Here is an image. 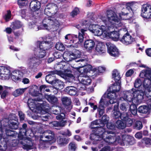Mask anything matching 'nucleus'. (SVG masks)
I'll use <instances>...</instances> for the list:
<instances>
[{"instance_id": "bb28decb", "label": "nucleus", "mask_w": 151, "mask_h": 151, "mask_svg": "<svg viewBox=\"0 0 151 151\" xmlns=\"http://www.w3.org/2000/svg\"><path fill=\"white\" fill-rule=\"evenodd\" d=\"M122 142L123 143V146L128 145L131 144V143L132 142V137L131 136L125 134L122 135Z\"/></svg>"}, {"instance_id": "6ab92c4d", "label": "nucleus", "mask_w": 151, "mask_h": 151, "mask_svg": "<svg viewBox=\"0 0 151 151\" xmlns=\"http://www.w3.org/2000/svg\"><path fill=\"white\" fill-rule=\"evenodd\" d=\"M105 102L102 97H101L99 102L98 107V112L99 115V117H101L103 115L105 112L104 105Z\"/></svg>"}, {"instance_id": "69168bd1", "label": "nucleus", "mask_w": 151, "mask_h": 151, "mask_svg": "<svg viewBox=\"0 0 151 151\" xmlns=\"http://www.w3.org/2000/svg\"><path fill=\"white\" fill-rule=\"evenodd\" d=\"M24 133L23 132H21L19 131V133L18 134V137L19 140H22L24 138H26L24 137V136L26 135V134H24Z\"/></svg>"}, {"instance_id": "c85d7f7f", "label": "nucleus", "mask_w": 151, "mask_h": 151, "mask_svg": "<svg viewBox=\"0 0 151 151\" xmlns=\"http://www.w3.org/2000/svg\"><path fill=\"white\" fill-rule=\"evenodd\" d=\"M45 91L49 92L50 91V90L48 88L47 86L45 85H42L39 87V92H36L34 94V95L35 96H38L39 92L40 94L42 95V93H44Z\"/></svg>"}, {"instance_id": "5701e85b", "label": "nucleus", "mask_w": 151, "mask_h": 151, "mask_svg": "<svg viewBox=\"0 0 151 151\" xmlns=\"http://www.w3.org/2000/svg\"><path fill=\"white\" fill-rule=\"evenodd\" d=\"M60 71L62 72L60 73V75H62L66 78H71L73 79L74 78L73 74H72V71L69 68L66 69H63V71Z\"/></svg>"}, {"instance_id": "1a4fd4ad", "label": "nucleus", "mask_w": 151, "mask_h": 151, "mask_svg": "<svg viewBox=\"0 0 151 151\" xmlns=\"http://www.w3.org/2000/svg\"><path fill=\"white\" fill-rule=\"evenodd\" d=\"M61 73L62 72L60 70H57L49 71V74L47 75L45 77L46 81L52 85L56 79L54 75L56 74L60 75Z\"/></svg>"}, {"instance_id": "9d476101", "label": "nucleus", "mask_w": 151, "mask_h": 151, "mask_svg": "<svg viewBox=\"0 0 151 151\" xmlns=\"http://www.w3.org/2000/svg\"><path fill=\"white\" fill-rule=\"evenodd\" d=\"M141 16L146 19L151 18V5L148 4L143 5L141 8Z\"/></svg>"}, {"instance_id": "5fc2aeb1", "label": "nucleus", "mask_w": 151, "mask_h": 151, "mask_svg": "<svg viewBox=\"0 0 151 151\" xmlns=\"http://www.w3.org/2000/svg\"><path fill=\"white\" fill-rule=\"evenodd\" d=\"M77 89L80 91H84L86 89V87L85 85L81 83H78L77 86Z\"/></svg>"}, {"instance_id": "2f4dec72", "label": "nucleus", "mask_w": 151, "mask_h": 151, "mask_svg": "<svg viewBox=\"0 0 151 151\" xmlns=\"http://www.w3.org/2000/svg\"><path fill=\"white\" fill-rule=\"evenodd\" d=\"M61 100L63 104L65 107H70L72 103L71 99L70 98L66 96L62 97Z\"/></svg>"}, {"instance_id": "8fccbe9b", "label": "nucleus", "mask_w": 151, "mask_h": 151, "mask_svg": "<svg viewBox=\"0 0 151 151\" xmlns=\"http://www.w3.org/2000/svg\"><path fill=\"white\" fill-rule=\"evenodd\" d=\"M79 13L80 11L79 8L78 7H76L72 12H70V15L72 17H74L75 16H77Z\"/></svg>"}, {"instance_id": "6e6552de", "label": "nucleus", "mask_w": 151, "mask_h": 151, "mask_svg": "<svg viewBox=\"0 0 151 151\" xmlns=\"http://www.w3.org/2000/svg\"><path fill=\"white\" fill-rule=\"evenodd\" d=\"M63 114L64 115L63 116H62L61 114H59L56 117L57 119L61 120L60 121H55L52 122L50 123V124L51 127H61L65 126L67 123V121L63 120V119H65V115L64 114Z\"/></svg>"}, {"instance_id": "a211bd4d", "label": "nucleus", "mask_w": 151, "mask_h": 151, "mask_svg": "<svg viewBox=\"0 0 151 151\" xmlns=\"http://www.w3.org/2000/svg\"><path fill=\"white\" fill-rule=\"evenodd\" d=\"M70 138L62 136H59L57 138L58 144L60 146H64L67 145L69 141Z\"/></svg>"}, {"instance_id": "39448f33", "label": "nucleus", "mask_w": 151, "mask_h": 151, "mask_svg": "<svg viewBox=\"0 0 151 151\" xmlns=\"http://www.w3.org/2000/svg\"><path fill=\"white\" fill-rule=\"evenodd\" d=\"M127 30L125 28H122L119 29L118 31H109L108 32V36L109 37L114 41H117L120 40L121 36L123 35V33H124L127 31Z\"/></svg>"}, {"instance_id": "f03ea898", "label": "nucleus", "mask_w": 151, "mask_h": 151, "mask_svg": "<svg viewBox=\"0 0 151 151\" xmlns=\"http://www.w3.org/2000/svg\"><path fill=\"white\" fill-rule=\"evenodd\" d=\"M132 105V104L130 105V109L128 112L125 114L121 113L119 109V104L117 103L114 106L113 113L112 114V116L115 119H117L120 118L123 121H126V119L128 118V116H132V109H131V106Z\"/></svg>"}, {"instance_id": "58836bf2", "label": "nucleus", "mask_w": 151, "mask_h": 151, "mask_svg": "<svg viewBox=\"0 0 151 151\" xmlns=\"http://www.w3.org/2000/svg\"><path fill=\"white\" fill-rule=\"evenodd\" d=\"M54 8H55V9L57 8V6L55 4L50 3L47 4L46 5L45 8L44 10L45 14L47 15V12H49L48 10H53Z\"/></svg>"}, {"instance_id": "b1692460", "label": "nucleus", "mask_w": 151, "mask_h": 151, "mask_svg": "<svg viewBox=\"0 0 151 151\" xmlns=\"http://www.w3.org/2000/svg\"><path fill=\"white\" fill-rule=\"evenodd\" d=\"M95 45L94 41L91 39L85 40L84 43V47L89 50H91L94 47Z\"/></svg>"}, {"instance_id": "f3484780", "label": "nucleus", "mask_w": 151, "mask_h": 151, "mask_svg": "<svg viewBox=\"0 0 151 151\" xmlns=\"http://www.w3.org/2000/svg\"><path fill=\"white\" fill-rule=\"evenodd\" d=\"M96 135L98 136L101 138L103 139L104 137V135L106 132V129L104 128L103 126L102 127H96V128L93 130Z\"/></svg>"}, {"instance_id": "13d9d810", "label": "nucleus", "mask_w": 151, "mask_h": 151, "mask_svg": "<svg viewBox=\"0 0 151 151\" xmlns=\"http://www.w3.org/2000/svg\"><path fill=\"white\" fill-rule=\"evenodd\" d=\"M11 17V12L10 10L7 11V13L6 14L4 17V19L6 22L9 21Z\"/></svg>"}, {"instance_id": "473e14b6", "label": "nucleus", "mask_w": 151, "mask_h": 151, "mask_svg": "<svg viewBox=\"0 0 151 151\" xmlns=\"http://www.w3.org/2000/svg\"><path fill=\"white\" fill-rule=\"evenodd\" d=\"M70 56L71 59V60H73L74 62L76 63L81 62H82L83 61H85V59H79L77 58L80 57H81V55L80 54L76 55V54L72 52L70 54Z\"/></svg>"}, {"instance_id": "338daca9", "label": "nucleus", "mask_w": 151, "mask_h": 151, "mask_svg": "<svg viewBox=\"0 0 151 151\" xmlns=\"http://www.w3.org/2000/svg\"><path fill=\"white\" fill-rule=\"evenodd\" d=\"M26 9H23L20 10L19 11V13L22 18H24L26 17Z\"/></svg>"}, {"instance_id": "a18cd8bd", "label": "nucleus", "mask_w": 151, "mask_h": 151, "mask_svg": "<svg viewBox=\"0 0 151 151\" xmlns=\"http://www.w3.org/2000/svg\"><path fill=\"white\" fill-rule=\"evenodd\" d=\"M106 139H108V142L109 143L115 144V142L116 141V136L115 134L114 135H111L106 136L105 138Z\"/></svg>"}, {"instance_id": "0e129e2a", "label": "nucleus", "mask_w": 151, "mask_h": 151, "mask_svg": "<svg viewBox=\"0 0 151 151\" xmlns=\"http://www.w3.org/2000/svg\"><path fill=\"white\" fill-rule=\"evenodd\" d=\"M4 67V69H3V68H2V69H0V70H4V76H4V77H6V76H5L6 75L9 76L10 74V70L8 68H7L6 67Z\"/></svg>"}, {"instance_id": "a878e982", "label": "nucleus", "mask_w": 151, "mask_h": 151, "mask_svg": "<svg viewBox=\"0 0 151 151\" xmlns=\"http://www.w3.org/2000/svg\"><path fill=\"white\" fill-rule=\"evenodd\" d=\"M143 143H144L147 147H151V139L147 137L144 138L141 142L138 143V145L139 147H144Z\"/></svg>"}, {"instance_id": "37998d69", "label": "nucleus", "mask_w": 151, "mask_h": 151, "mask_svg": "<svg viewBox=\"0 0 151 151\" xmlns=\"http://www.w3.org/2000/svg\"><path fill=\"white\" fill-rule=\"evenodd\" d=\"M15 132L12 131L9 129H6V134L8 137L15 138L17 135Z\"/></svg>"}, {"instance_id": "7ed1b4c3", "label": "nucleus", "mask_w": 151, "mask_h": 151, "mask_svg": "<svg viewBox=\"0 0 151 151\" xmlns=\"http://www.w3.org/2000/svg\"><path fill=\"white\" fill-rule=\"evenodd\" d=\"M122 98L124 100L126 101H127L129 102H132V93H131L130 91H124L122 92ZM130 105H127L125 103H122L120 105V108L121 110L125 111L127 110V108L129 106V109H130Z\"/></svg>"}, {"instance_id": "4d7b16f0", "label": "nucleus", "mask_w": 151, "mask_h": 151, "mask_svg": "<svg viewBox=\"0 0 151 151\" xmlns=\"http://www.w3.org/2000/svg\"><path fill=\"white\" fill-rule=\"evenodd\" d=\"M135 128L138 130L141 129L143 127L142 122L140 121H137L135 122Z\"/></svg>"}, {"instance_id": "e433bc0d", "label": "nucleus", "mask_w": 151, "mask_h": 151, "mask_svg": "<svg viewBox=\"0 0 151 151\" xmlns=\"http://www.w3.org/2000/svg\"><path fill=\"white\" fill-rule=\"evenodd\" d=\"M27 89V88H18L14 91L12 93V95L15 97H17L22 95Z\"/></svg>"}, {"instance_id": "bf43d9fd", "label": "nucleus", "mask_w": 151, "mask_h": 151, "mask_svg": "<svg viewBox=\"0 0 151 151\" xmlns=\"http://www.w3.org/2000/svg\"><path fill=\"white\" fill-rule=\"evenodd\" d=\"M14 72H13L12 73V75L11 76V78L14 81H21V78H19L18 77H17V76L14 75L13 74H14Z\"/></svg>"}, {"instance_id": "2eb2a0df", "label": "nucleus", "mask_w": 151, "mask_h": 151, "mask_svg": "<svg viewBox=\"0 0 151 151\" xmlns=\"http://www.w3.org/2000/svg\"><path fill=\"white\" fill-rule=\"evenodd\" d=\"M38 60L35 57L32 56L28 59V65L29 69H32L39 65Z\"/></svg>"}, {"instance_id": "20e7f679", "label": "nucleus", "mask_w": 151, "mask_h": 151, "mask_svg": "<svg viewBox=\"0 0 151 151\" xmlns=\"http://www.w3.org/2000/svg\"><path fill=\"white\" fill-rule=\"evenodd\" d=\"M8 127L12 129L16 130L19 127V123L17 116L14 114H10L8 117Z\"/></svg>"}, {"instance_id": "052dcab7", "label": "nucleus", "mask_w": 151, "mask_h": 151, "mask_svg": "<svg viewBox=\"0 0 151 151\" xmlns=\"http://www.w3.org/2000/svg\"><path fill=\"white\" fill-rule=\"evenodd\" d=\"M106 124L107 127L108 129L112 130L115 129L116 126L113 123L111 122H108Z\"/></svg>"}, {"instance_id": "423d86ee", "label": "nucleus", "mask_w": 151, "mask_h": 151, "mask_svg": "<svg viewBox=\"0 0 151 151\" xmlns=\"http://www.w3.org/2000/svg\"><path fill=\"white\" fill-rule=\"evenodd\" d=\"M79 64H81V65L76 68L79 73L85 76H92L90 75L91 72L93 71L92 70V67L91 65L88 64L85 65H82L81 63Z\"/></svg>"}, {"instance_id": "9b49d317", "label": "nucleus", "mask_w": 151, "mask_h": 151, "mask_svg": "<svg viewBox=\"0 0 151 151\" xmlns=\"http://www.w3.org/2000/svg\"><path fill=\"white\" fill-rule=\"evenodd\" d=\"M106 45L108 52L111 56L114 57L118 56L119 54L118 50L114 45L108 42L106 43Z\"/></svg>"}, {"instance_id": "f8f14e48", "label": "nucleus", "mask_w": 151, "mask_h": 151, "mask_svg": "<svg viewBox=\"0 0 151 151\" xmlns=\"http://www.w3.org/2000/svg\"><path fill=\"white\" fill-rule=\"evenodd\" d=\"M123 33V35L120 38L119 41L126 45L131 44L132 43V36L127 31Z\"/></svg>"}, {"instance_id": "680f3d73", "label": "nucleus", "mask_w": 151, "mask_h": 151, "mask_svg": "<svg viewBox=\"0 0 151 151\" xmlns=\"http://www.w3.org/2000/svg\"><path fill=\"white\" fill-rule=\"evenodd\" d=\"M119 144L120 145L123 146V143L122 142V138L121 139L119 136H116V141L115 142V144Z\"/></svg>"}, {"instance_id": "4be33fe9", "label": "nucleus", "mask_w": 151, "mask_h": 151, "mask_svg": "<svg viewBox=\"0 0 151 151\" xmlns=\"http://www.w3.org/2000/svg\"><path fill=\"white\" fill-rule=\"evenodd\" d=\"M44 96L45 98L51 104H55L58 103V99L54 95H48L45 93Z\"/></svg>"}, {"instance_id": "e2e57ef3", "label": "nucleus", "mask_w": 151, "mask_h": 151, "mask_svg": "<svg viewBox=\"0 0 151 151\" xmlns=\"http://www.w3.org/2000/svg\"><path fill=\"white\" fill-rule=\"evenodd\" d=\"M106 68H105L102 66H99L98 67V69L95 68L93 69V71L95 72L97 70L99 73H101L104 72Z\"/></svg>"}, {"instance_id": "4c0bfd02", "label": "nucleus", "mask_w": 151, "mask_h": 151, "mask_svg": "<svg viewBox=\"0 0 151 151\" xmlns=\"http://www.w3.org/2000/svg\"><path fill=\"white\" fill-rule=\"evenodd\" d=\"M36 109L37 110L40 111L41 114L46 113L48 112L49 111L48 108H46L45 106L42 104L36 106Z\"/></svg>"}, {"instance_id": "c03bdc74", "label": "nucleus", "mask_w": 151, "mask_h": 151, "mask_svg": "<svg viewBox=\"0 0 151 151\" xmlns=\"http://www.w3.org/2000/svg\"><path fill=\"white\" fill-rule=\"evenodd\" d=\"M68 148L69 151H76L77 145L74 142H71L69 144Z\"/></svg>"}, {"instance_id": "cd10ccee", "label": "nucleus", "mask_w": 151, "mask_h": 151, "mask_svg": "<svg viewBox=\"0 0 151 151\" xmlns=\"http://www.w3.org/2000/svg\"><path fill=\"white\" fill-rule=\"evenodd\" d=\"M64 91L71 96H75L77 93V88L71 86L67 87Z\"/></svg>"}, {"instance_id": "6e6d98bb", "label": "nucleus", "mask_w": 151, "mask_h": 151, "mask_svg": "<svg viewBox=\"0 0 151 151\" xmlns=\"http://www.w3.org/2000/svg\"><path fill=\"white\" fill-rule=\"evenodd\" d=\"M20 143L23 146V148L27 150H31L33 148L32 145L33 144H32V145H31L25 144V143L23 142L22 141L20 142Z\"/></svg>"}, {"instance_id": "393cba45", "label": "nucleus", "mask_w": 151, "mask_h": 151, "mask_svg": "<svg viewBox=\"0 0 151 151\" xmlns=\"http://www.w3.org/2000/svg\"><path fill=\"white\" fill-rule=\"evenodd\" d=\"M29 7L33 11L35 12L39 10L41 7V4L39 1H32L29 4Z\"/></svg>"}, {"instance_id": "c9c22d12", "label": "nucleus", "mask_w": 151, "mask_h": 151, "mask_svg": "<svg viewBox=\"0 0 151 151\" xmlns=\"http://www.w3.org/2000/svg\"><path fill=\"white\" fill-rule=\"evenodd\" d=\"M13 30L19 29L22 27V24L21 22L16 20L13 22L11 24Z\"/></svg>"}, {"instance_id": "dca6fc26", "label": "nucleus", "mask_w": 151, "mask_h": 151, "mask_svg": "<svg viewBox=\"0 0 151 151\" xmlns=\"http://www.w3.org/2000/svg\"><path fill=\"white\" fill-rule=\"evenodd\" d=\"M92 29L89 28V30L92 33L98 36H101L103 34V32L105 31L102 28L98 25H93Z\"/></svg>"}, {"instance_id": "7c9ffc66", "label": "nucleus", "mask_w": 151, "mask_h": 151, "mask_svg": "<svg viewBox=\"0 0 151 151\" xmlns=\"http://www.w3.org/2000/svg\"><path fill=\"white\" fill-rule=\"evenodd\" d=\"M35 55L37 57L42 58H44L46 55V51L40 49L35 50L34 52Z\"/></svg>"}, {"instance_id": "72a5a7b5", "label": "nucleus", "mask_w": 151, "mask_h": 151, "mask_svg": "<svg viewBox=\"0 0 151 151\" xmlns=\"http://www.w3.org/2000/svg\"><path fill=\"white\" fill-rule=\"evenodd\" d=\"M87 31V30L83 29H81L80 31L81 33L79 32L78 37V43L82 44L83 43L84 37L83 36L85 35V32Z\"/></svg>"}, {"instance_id": "f704fd0d", "label": "nucleus", "mask_w": 151, "mask_h": 151, "mask_svg": "<svg viewBox=\"0 0 151 151\" xmlns=\"http://www.w3.org/2000/svg\"><path fill=\"white\" fill-rule=\"evenodd\" d=\"M138 111L143 114H148L150 113V109L148 106L146 105L140 106L138 109Z\"/></svg>"}, {"instance_id": "ddd939ff", "label": "nucleus", "mask_w": 151, "mask_h": 151, "mask_svg": "<svg viewBox=\"0 0 151 151\" xmlns=\"http://www.w3.org/2000/svg\"><path fill=\"white\" fill-rule=\"evenodd\" d=\"M106 13L108 20L111 23L114 22L115 24L116 23H120V20L113 11L111 10H107Z\"/></svg>"}, {"instance_id": "79ce46f5", "label": "nucleus", "mask_w": 151, "mask_h": 151, "mask_svg": "<svg viewBox=\"0 0 151 151\" xmlns=\"http://www.w3.org/2000/svg\"><path fill=\"white\" fill-rule=\"evenodd\" d=\"M9 141L8 138H4L1 136L0 139V144L3 145L5 149H6L7 147V143Z\"/></svg>"}, {"instance_id": "864d4df0", "label": "nucleus", "mask_w": 151, "mask_h": 151, "mask_svg": "<svg viewBox=\"0 0 151 151\" xmlns=\"http://www.w3.org/2000/svg\"><path fill=\"white\" fill-rule=\"evenodd\" d=\"M27 125L26 123H24L22 125V127L20 128L19 131L24 133V134H27Z\"/></svg>"}, {"instance_id": "603ef678", "label": "nucleus", "mask_w": 151, "mask_h": 151, "mask_svg": "<svg viewBox=\"0 0 151 151\" xmlns=\"http://www.w3.org/2000/svg\"><path fill=\"white\" fill-rule=\"evenodd\" d=\"M143 80L140 79H137L134 83V86L136 88L139 87L142 85Z\"/></svg>"}, {"instance_id": "3c124183", "label": "nucleus", "mask_w": 151, "mask_h": 151, "mask_svg": "<svg viewBox=\"0 0 151 151\" xmlns=\"http://www.w3.org/2000/svg\"><path fill=\"white\" fill-rule=\"evenodd\" d=\"M42 115L41 116V119L44 121H48L49 119L50 114H49L48 112L46 113L42 114Z\"/></svg>"}, {"instance_id": "f257e3e1", "label": "nucleus", "mask_w": 151, "mask_h": 151, "mask_svg": "<svg viewBox=\"0 0 151 151\" xmlns=\"http://www.w3.org/2000/svg\"><path fill=\"white\" fill-rule=\"evenodd\" d=\"M112 77L114 79L115 82L109 88V91L108 93L111 94L116 95V93L119 91L121 87V77L119 73L116 69H114L112 72Z\"/></svg>"}, {"instance_id": "49530a36", "label": "nucleus", "mask_w": 151, "mask_h": 151, "mask_svg": "<svg viewBox=\"0 0 151 151\" xmlns=\"http://www.w3.org/2000/svg\"><path fill=\"white\" fill-rule=\"evenodd\" d=\"M109 117H107L106 115H104L103 116L101 119H100V122L101 124L103 125L104 126L105 124H106L109 122Z\"/></svg>"}, {"instance_id": "ea45409f", "label": "nucleus", "mask_w": 151, "mask_h": 151, "mask_svg": "<svg viewBox=\"0 0 151 151\" xmlns=\"http://www.w3.org/2000/svg\"><path fill=\"white\" fill-rule=\"evenodd\" d=\"M96 50L100 54L104 53L106 52V49L104 45L99 44L96 47Z\"/></svg>"}, {"instance_id": "0eeeda50", "label": "nucleus", "mask_w": 151, "mask_h": 151, "mask_svg": "<svg viewBox=\"0 0 151 151\" xmlns=\"http://www.w3.org/2000/svg\"><path fill=\"white\" fill-rule=\"evenodd\" d=\"M131 117L128 116V118L126 119V121L117 120L115 124L116 127L119 129H123L126 127L127 125L128 126H132V119L130 118Z\"/></svg>"}, {"instance_id": "aec40b11", "label": "nucleus", "mask_w": 151, "mask_h": 151, "mask_svg": "<svg viewBox=\"0 0 151 151\" xmlns=\"http://www.w3.org/2000/svg\"><path fill=\"white\" fill-rule=\"evenodd\" d=\"M50 41H38L37 42V46L39 47L40 49L46 51L49 48Z\"/></svg>"}, {"instance_id": "c756f323", "label": "nucleus", "mask_w": 151, "mask_h": 151, "mask_svg": "<svg viewBox=\"0 0 151 151\" xmlns=\"http://www.w3.org/2000/svg\"><path fill=\"white\" fill-rule=\"evenodd\" d=\"M52 85L56 89H62L64 86V83L60 80L56 79Z\"/></svg>"}, {"instance_id": "774afa93", "label": "nucleus", "mask_w": 151, "mask_h": 151, "mask_svg": "<svg viewBox=\"0 0 151 151\" xmlns=\"http://www.w3.org/2000/svg\"><path fill=\"white\" fill-rule=\"evenodd\" d=\"M18 115L20 121H23L24 120L25 115L22 111H20L18 112Z\"/></svg>"}, {"instance_id": "4468645a", "label": "nucleus", "mask_w": 151, "mask_h": 151, "mask_svg": "<svg viewBox=\"0 0 151 151\" xmlns=\"http://www.w3.org/2000/svg\"><path fill=\"white\" fill-rule=\"evenodd\" d=\"M40 139L43 141L48 142V143L50 144L53 143L55 141L54 133L53 132H51L50 134L49 133L48 135L43 134L41 136Z\"/></svg>"}, {"instance_id": "09e8293b", "label": "nucleus", "mask_w": 151, "mask_h": 151, "mask_svg": "<svg viewBox=\"0 0 151 151\" xmlns=\"http://www.w3.org/2000/svg\"><path fill=\"white\" fill-rule=\"evenodd\" d=\"M55 48L58 50L63 51L65 50V47L63 45L61 42H58L56 44Z\"/></svg>"}, {"instance_id": "a19ab883", "label": "nucleus", "mask_w": 151, "mask_h": 151, "mask_svg": "<svg viewBox=\"0 0 151 151\" xmlns=\"http://www.w3.org/2000/svg\"><path fill=\"white\" fill-rule=\"evenodd\" d=\"M89 76L83 77L81 79V81L85 85L88 86L90 85L91 82V79Z\"/></svg>"}, {"instance_id": "de8ad7c7", "label": "nucleus", "mask_w": 151, "mask_h": 151, "mask_svg": "<svg viewBox=\"0 0 151 151\" xmlns=\"http://www.w3.org/2000/svg\"><path fill=\"white\" fill-rule=\"evenodd\" d=\"M116 95L111 94L110 93H108L107 97L110 99L109 102L110 104H112L115 103L114 100L116 98Z\"/></svg>"}, {"instance_id": "412c9836", "label": "nucleus", "mask_w": 151, "mask_h": 151, "mask_svg": "<svg viewBox=\"0 0 151 151\" xmlns=\"http://www.w3.org/2000/svg\"><path fill=\"white\" fill-rule=\"evenodd\" d=\"M65 39L68 43H73L78 40V36L76 35L68 34L65 35Z\"/></svg>"}]
</instances>
